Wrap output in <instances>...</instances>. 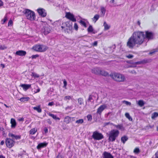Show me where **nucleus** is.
Segmentation results:
<instances>
[{
  "instance_id": "6e6d98bb",
  "label": "nucleus",
  "mask_w": 158,
  "mask_h": 158,
  "mask_svg": "<svg viewBox=\"0 0 158 158\" xmlns=\"http://www.w3.org/2000/svg\"><path fill=\"white\" fill-rule=\"evenodd\" d=\"M44 131L45 133V134L47 133L48 132V129L47 128H45L44 129Z\"/></svg>"
},
{
  "instance_id": "4d7b16f0",
  "label": "nucleus",
  "mask_w": 158,
  "mask_h": 158,
  "mask_svg": "<svg viewBox=\"0 0 158 158\" xmlns=\"http://www.w3.org/2000/svg\"><path fill=\"white\" fill-rule=\"evenodd\" d=\"M117 127L119 129H122V130L123 129V127L121 126H118Z\"/></svg>"
},
{
  "instance_id": "c03bdc74",
  "label": "nucleus",
  "mask_w": 158,
  "mask_h": 158,
  "mask_svg": "<svg viewBox=\"0 0 158 158\" xmlns=\"http://www.w3.org/2000/svg\"><path fill=\"white\" fill-rule=\"evenodd\" d=\"M139 152V149L138 148H135L134 151V152L135 153H138Z\"/></svg>"
},
{
  "instance_id": "1a4fd4ad",
  "label": "nucleus",
  "mask_w": 158,
  "mask_h": 158,
  "mask_svg": "<svg viewBox=\"0 0 158 158\" xmlns=\"http://www.w3.org/2000/svg\"><path fill=\"white\" fill-rule=\"evenodd\" d=\"M72 23L70 21L64 23V24H63V26L61 27V28L62 30L64 29H66L67 30L71 31L72 29Z\"/></svg>"
},
{
  "instance_id": "774afa93",
  "label": "nucleus",
  "mask_w": 158,
  "mask_h": 158,
  "mask_svg": "<svg viewBox=\"0 0 158 158\" xmlns=\"http://www.w3.org/2000/svg\"><path fill=\"white\" fill-rule=\"evenodd\" d=\"M57 158H61V156L58 155L57 156Z\"/></svg>"
},
{
  "instance_id": "39448f33",
  "label": "nucleus",
  "mask_w": 158,
  "mask_h": 158,
  "mask_svg": "<svg viewBox=\"0 0 158 158\" xmlns=\"http://www.w3.org/2000/svg\"><path fill=\"white\" fill-rule=\"evenodd\" d=\"M91 72L96 75H101L105 76H107L108 75V73L102 70L100 68L98 67L93 68L91 70Z\"/></svg>"
},
{
  "instance_id": "c756f323",
  "label": "nucleus",
  "mask_w": 158,
  "mask_h": 158,
  "mask_svg": "<svg viewBox=\"0 0 158 158\" xmlns=\"http://www.w3.org/2000/svg\"><path fill=\"white\" fill-rule=\"evenodd\" d=\"M128 139V138L125 136H123L121 138L122 141L124 143Z\"/></svg>"
},
{
  "instance_id": "603ef678",
  "label": "nucleus",
  "mask_w": 158,
  "mask_h": 158,
  "mask_svg": "<svg viewBox=\"0 0 158 158\" xmlns=\"http://www.w3.org/2000/svg\"><path fill=\"white\" fill-rule=\"evenodd\" d=\"M135 64H141L142 63L141 62V61H137V62H135Z\"/></svg>"
},
{
  "instance_id": "f3484780",
  "label": "nucleus",
  "mask_w": 158,
  "mask_h": 158,
  "mask_svg": "<svg viewBox=\"0 0 158 158\" xmlns=\"http://www.w3.org/2000/svg\"><path fill=\"white\" fill-rule=\"evenodd\" d=\"M103 158H114V157L110 153L105 152L103 153Z\"/></svg>"
},
{
  "instance_id": "a18cd8bd",
  "label": "nucleus",
  "mask_w": 158,
  "mask_h": 158,
  "mask_svg": "<svg viewBox=\"0 0 158 158\" xmlns=\"http://www.w3.org/2000/svg\"><path fill=\"white\" fill-rule=\"evenodd\" d=\"M74 28L76 30H77L78 28V26L77 24L75 23L74 24Z\"/></svg>"
},
{
  "instance_id": "4c0bfd02",
  "label": "nucleus",
  "mask_w": 158,
  "mask_h": 158,
  "mask_svg": "<svg viewBox=\"0 0 158 158\" xmlns=\"http://www.w3.org/2000/svg\"><path fill=\"white\" fill-rule=\"evenodd\" d=\"M71 99V96H66L64 98V100L66 101L67 100H70Z\"/></svg>"
},
{
  "instance_id": "7ed1b4c3",
  "label": "nucleus",
  "mask_w": 158,
  "mask_h": 158,
  "mask_svg": "<svg viewBox=\"0 0 158 158\" xmlns=\"http://www.w3.org/2000/svg\"><path fill=\"white\" fill-rule=\"evenodd\" d=\"M8 136L11 137L13 139L9 138H7L6 139V143L7 147L11 148L14 146L15 143L13 140L19 139V135H15L11 133H9Z\"/></svg>"
},
{
  "instance_id": "bb28decb",
  "label": "nucleus",
  "mask_w": 158,
  "mask_h": 158,
  "mask_svg": "<svg viewBox=\"0 0 158 158\" xmlns=\"http://www.w3.org/2000/svg\"><path fill=\"white\" fill-rule=\"evenodd\" d=\"M158 116V113L157 112H155L152 114V118H156Z\"/></svg>"
},
{
  "instance_id": "412c9836",
  "label": "nucleus",
  "mask_w": 158,
  "mask_h": 158,
  "mask_svg": "<svg viewBox=\"0 0 158 158\" xmlns=\"http://www.w3.org/2000/svg\"><path fill=\"white\" fill-rule=\"evenodd\" d=\"M30 98L28 97H23L20 98V102H27L29 100Z\"/></svg>"
},
{
  "instance_id": "ddd939ff",
  "label": "nucleus",
  "mask_w": 158,
  "mask_h": 158,
  "mask_svg": "<svg viewBox=\"0 0 158 158\" xmlns=\"http://www.w3.org/2000/svg\"><path fill=\"white\" fill-rule=\"evenodd\" d=\"M107 107L104 104L101 105L97 109V113L100 114Z\"/></svg>"
},
{
  "instance_id": "9b49d317",
  "label": "nucleus",
  "mask_w": 158,
  "mask_h": 158,
  "mask_svg": "<svg viewBox=\"0 0 158 158\" xmlns=\"http://www.w3.org/2000/svg\"><path fill=\"white\" fill-rule=\"evenodd\" d=\"M65 17L72 22H75L76 21V19L74 15L70 12L66 13Z\"/></svg>"
},
{
  "instance_id": "5fc2aeb1",
  "label": "nucleus",
  "mask_w": 158,
  "mask_h": 158,
  "mask_svg": "<svg viewBox=\"0 0 158 158\" xmlns=\"http://www.w3.org/2000/svg\"><path fill=\"white\" fill-rule=\"evenodd\" d=\"M97 44H98V43H97V41H94L93 43V45L94 46H96L97 45Z\"/></svg>"
},
{
  "instance_id": "5701e85b",
  "label": "nucleus",
  "mask_w": 158,
  "mask_h": 158,
  "mask_svg": "<svg viewBox=\"0 0 158 158\" xmlns=\"http://www.w3.org/2000/svg\"><path fill=\"white\" fill-rule=\"evenodd\" d=\"M103 26L104 27V30H108L110 27V26L108 25L106 23V22H105L104 23Z\"/></svg>"
},
{
  "instance_id": "864d4df0",
  "label": "nucleus",
  "mask_w": 158,
  "mask_h": 158,
  "mask_svg": "<svg viewBox=\"0 0 158 158\" xmlns=\"http://www.w3.org/2000/svg\"><path fill=\"white\" fill-rule=\"evenodd\" d=\"M87 118H92V116L91 114H88L87 115Z\"/></svg>"
},
{
  "instance_id": "473e14b6",
  "label": "nucleus",
  "mask_w": 158,
  "mask_h": 158,
  "mask_svg": "<svg viewBox=\"0 0 158 158\" xmlns=\"http://www.w3.org/2000/svg\"><path fill=\"white\" fill-rule=\"evenodd\" d=\"M83 100L82 98H79L78 99V103L80 105H82L83 103Z\"/></svg>"
},
{
  "instance_id": "8fccbe9b",
  "label": "nucleus",
  "mask_w": 158,
  "mask_h": 158,
  "mask_svg": "<svg viewBox=\"0 0 158 158\" xmlns=\"http://www.w3.org/2000/svg\"><path fill=\"white\" fill-rule=\"evenodd\" d=\"M54 105V103L52 102H50L48 104V106H52Z\"/></svg>"
},
{
  "instance_id": "72a5a7b5",
  "label": "nucleus",
  "mask_w": 158,
  "mask_h": 158,
  "mask_svg": "<svg viewBox=\"0 0 158 158\" xmlns=\"http://www.w3.org/2000/svg\"><path fill=\"white\" fill-rule=\"evenodd\" d=\"M80 23L83 26L85 27H87L86 23L84 21L81 20L80 21Z\"/></svg>"
},
{
  "instance_id": "2eb2a0df",
  "label": "nucleus",
  "mask_w": 158,
  "mask_h": 158,
  "mask_svg": "<svg viewBox=\"0 0 158 158\" xmlns=\"http://www.w3.org/2000/svg\"><path fill=\"white\" fill-rule=\"evenodd\" d=\"M20 86L23 88V89L24 91H26L31 87V85L26 84H22L20 85Z\"/></svg>"
},
{
  "instance_id": "cd10ccee",
  "label": "nucleus",
  "mask_w": 158,
  "mask_h": 158,
  "mask_svg": "<svg viewBox=\"0 0 158 158\" xmlns=\"http://www.w3.org/2000/svg\"><path fill=\"white\" fill-rule=\"evenodd\" d=\"M138 104L140 106H142L144 105V103L142 100H139L138 101Z\"/></svg>"
},
{
  "instance_id": "37998d69",
  "label": "nucleus",
  "mask_w": 158,
  "mask_h": 158,
  "mask_svg": "<svg viewBox=\"0 0 158 158\" xmlns=\"http://www.w3.org/2000/svg\"><path fill=\"white\" fill-rule=\"evenodd\" d=\"M142 64H144L148 62V60L147 59H144L141 60Z\"/></svg>"
},
{
  "instance_id": "20e7f679",
  "label": "nucleus",
  "mask_w": 158,
  "mask_h": 158,
  "mask_svg": "<svg viewBox=\"0 0 158 158\" xmlns=\"http://www.w3.org/2000/svg\"><path fill=\"white\" fill-rule=\"evenodd\" d=\"M110 76L115 81L118 82L124 81L125 78L124 75L117 73L110 74Z\"/></svg>"
},
{
  "instance_id": "c9c22d12",
  "label": "nucleus",
  "mask_w": 158,
  "mask_h": 158,
  "mask_svg": "<svg viewBox=\"0 0 158 158\" xmlns=\"http://www.w3.org/2000/svg\"><path fill=\"white\" fill-rule=\"evenodd\" d=\"M26 52L25 51L20 50V56H24L26 54Z\"/></svg>"
},
{
  "instance_id": "e2e57ef3",
  "label": "nucleus",
  "mask_w": 158,
  "mask_h": 158,
  "mask_svg": "<svg viewBox=\"0 0 158 158\" xmlns=\"http://www.w3.org/2000/svg\"><path fill=\"white\" fill-rule=\"evenodd\" d=\"M1 65L2 67V68H4L5 67V65L3 64H1Z\"/></svg>"
},
{
  "instance_id": "a19ab883",
  "label": "nucleus",
  "mask_w": 158,
  "mask_h": 158,
  "mask_svg": "<svg viewBox=\"0 0 158 158\" xmlns=\"http://www.w3.org/2000/svg\"><path fill=\"white\" fill-rule=\"evenodd\" d=\"M39 56V55L38 54L35 55H32L31 57H30L29 58H31L32 59H35Z\"/></svg>"
},
{
  "instance_id": "6ab92c4d",
  "label": "nucleus",
  "mask_w": 158,
  "mask_h": 158,
  "mask_svg": "<svg viewBox=\"0 0 158 158\" xmlns=\"http://www.w3.org/2000/svg\"><path fill=\"white\" fill-rule=\"evenodd\" d=\"M47 145V143H39L37 146V148L38 149H40L41 148L46 147Z\"/></svg>"
},
{
  "instance_id": "680f3d73",
  "label": "nucleus",
  "mask_w": 158,
  "mask_h": 158,
  "mask_svg": "<svg viewBox=\"0 0 158 158\" xmlns=\"http://www.w3.org/2000/svg\"><path fill=\"white\" fill-rule=\"evenodd\" d=\"M4 141H2L0 143V144L1 145H2L4 144Z\"/></svg>"
},
{
  "instance_id": "4be33fe9",
  "label": "nucleus",
  "mask_w": 158,
  "mask_h": 158,
  "mask_svg": "<svg viewBox=\"0 0 158 158\" xmlns=\"http://www.w3.org/2000/svg\"><path fill=\"white\" fill-rule=\"evenodd\" d=\"M33 108L34 110L37 111L39 113L41 112V109L40 108V106L34 107Z\"/></svg>"
},
{
  "instance_id": "ea45409f",
  "label": "nucleus",
  "mask_w": 158,
  "mask_h": 158,
  "mask_svg": "<svg viewBox=\"0 0 158 158\" xmlns=\"http://www.w3.org/2000/svg\"><path fill=\"white\" fill-rule=\"evenodd\" d=\"M63 83H64V85L63 86V87L65 88V89H66V86L67 85V82L64 79V80L63 81Z\"/></svg>"
},
{
  "instance_id": "dca6fc26",
  "label": "nucleus",
  "mask_w": 158,
  "mask_h": 158,
  "mask_svg": "<svg viewBox=\"0 0 158 158\" xmlns=\"http://www.w3.org/2000/svg\"><path fill=\"white\" fill-rule=\"evenodd\" d=\"M101 16L102 17H104L105 15L106 11L105 8L103 6L100 7Z\"/></svg>"
},
{
  "instance_id": "423d86ee",
  "label": "nucleus",
  "mask_w": 158,
  "mask_h": 158,
  "mask_svg": "<svg viewBox=\"0 0 158 158\" xmlns=\"http://www.w3.org/2000/svg\"><path fill=\"white\" fill-rule=\"evenodd\" d=\"M42 25L43 27L41 30V32L43 33L45 35H46L49 33L51 31V27L46 22H43Z\"/></svg>"
},
{
  "instance_id": "0e129e2a",
  "label": "nucleus",
  "mask_w": 158,
  "mask_h": 158,
  "mask_svg": "<svg viewBox=\"0 0 158 158\" xmlns=\"http://www.w3.org/2000/svg\"><path fill=\"white\" fill-rule=\"evenodd\" d=\"M137 24H138V25H139V26L140 25V22L139 21H138L137 22Z\"/></svg>"
},
{
  "instance_id": "052dcab7",
  "label": "nucleus",
  "mask_w": 158,
  "mask_h": 158,
  "mask_svg": "<svg viewBox=\"0 0 158 158\" xmlns=\"http://www.w3.org/2000/svg\"><path fill=\"white\" fill-rule=\"evenodd\" d=\"M3 5V2L1 0H0V6H2Z\"/></svg>"
},
{
  "instance_id": "7c9ffc66",
  "label": "nucleus",
  "mask_w": 158,
  "mask_h": 158,
  "mask_svg": "<svg viewBox=\"0 0 158 158\" xmlns=\"http://www.w3.org/2000/svg\"><path fill=\"white\" fill-rule=\"evenodd\" d=\"M91 95L94 98V99H95L96 98H97V100L98 99V94L96 93H93L91 94Z\"/></svg>"
},
{
  "instance_id": "6e6552de",
  "label": "nucleus",
  "mask_w": 158,
  "mask_h": 158,
  "mask_svg": "<svg viewBox=\"0 0 158 158\" xmlns=\"http://www.w3.org/2000/svg\"><path fill=\"white\" fill-rule=\"evenodd\" d=\"M119 132L117 130H113L110 132L109 135V140L110 141H114L115 139L118 136Z\"/></svg>"
},
{
  "instance_id": "393cba45",
  "label": "nucleus",
  "mask_w": 158,
  "mask_h": 158,
  "mask_svg": "<svg viewBox=\"0 0 158 158\" xmlns=\"http://www.w3.org/2000/svg\"><path fill=\"white\" fill-rule=\"evenodd\" d=\"M94 100V98L93 97L91 94V95H89V97L88 98V99L87 100V101L88 102H92V101H93V102Z\"/></svg>"
},
{
  "instance_id": "f8f14e48",
  "label": "nucleus",
  "mask_w": 158,
  "mask_h": 158,
  "mask_svg": "<svg viewBox=\"0 0 158 158\" xmlns=\"http://www.w3.org/2000/svg\"><path fill=\"white\" fill-rule=\"evenodd\" d=\"M39 15L42 17H46L47 15L46 11L43 8H39L37 10Z\"/></svg>"
},
{
  "instance_id": "09e8293b",
  "label": "nucleus",
  "mask_w": 158,
  "mask_h": 158,
  "mask_svg": "<svg viewBox=\"0 0 158 158\" xmlns=\"http://www.w3.org/2000/svg\"><path fill=\"white\" fill-rule=\"evenodd\" d=\"M125 116L127 118H132L130 116V114L128 113H126L125 114Z\"/></svg>"
},
{
  "instance_id": "338daca9",
  "label": "nucleus",
  "mask_w": 158,
  "mask_h": 158,
  "mask_svg": "<svg viewBox=\"0 0 158 158\" xmlns=\"http://www.w3.org/2000/svg\"><path fill=\"white\" fill-rule=\"evenodd\" d=\"M114 0H111L110 1V2L111 3H114Z\"/></svg>"
},
{
  "instance_id": "aec40b11",
  "label": "nucleus",
  "mask_w": 158,
  "mask_h": 158,
  "mask_svg": "<svg viewBox=\"0 0 158 158\" xmlns=\"http://www.w3.org/2000/svg\"><path fill=\"white\" fill-rule=\"evenodd\" d=\"M100 15L98 14H96L94 15V17L92 18V21L95 23L99 18Z\"/></svg>"
},
{
  "instance_id": "f257e3e1",
  "label": "nucleus",
  "mask_w": 158,
  "mask_h": 158,
  "mask_svg": "<svg viewBox=\"0 0 158 158\" xmlns=\"http://www.w3.org/2000/svg\"><path fill=\"white\" fill-rule=\"evenodd\" d=\"M154 33L149 31H146L145 32L141 31L135 32L128 39L127 46L130 49H133L135 46L138 47L143 43L145 39L148 40H152L154 38Z\"/></svg>"
},
{
  "instance_id": "b1692460",
  "label": "nucleus",
  "mask_w": 158,
  "mask_h": 158,
  "mask_svg": "<svg viewBox=\"0 0 158 158\" xmlns=\"http://www.w3.org/2000/svg\"><path fill=\"white\" fill-rule=\"evenodd\" d=\"M10 123L11 124V127H15L16 124V122L15 119H11Z\"/></svg>"
},
{
  "instance_id": "4468645a",
  "label": "nucleus",
  "mask_w": 158,
  "mask_h": 158,
  "mask_svg": "<svg viewBox=\"0 0 158 158\" xmlns=\"http://www.w3.org/2000/svg\"><path fill=\"white\" fill-rule=\"evenodd\" d=\"M63 24H64V23L60 20L57 21L54 23V25L55 26L59 27V28H61V27L63 26Z\"/></svg>"
},
{
  "instance_id": "79ce46f5",
  "label": "nucleus",
  "mask_w": 158,
  "mask_h": 158,
  "mask_svg": "<svg viewBox=\"0 0 158 158\" xmlns=\"http://www.w3.org/2000/svg\"><path fill=\"white\" fill-rule=\"evenodd\" d=\"M7 48V47L5 45H1L0 46V49L1 50H3L6 49Z\"/></svg>"
},
{
  "instance_id": "a878e982",
  "label": "nucleus",
  "mask_w": 158,
  "mask_h": 158,
  "mask_svg": "<svg viewBox=\"0 0 158 158\" xmlns=\"http://www.w3.org/2000/svg\"><path fill=\"white\" fill-rule=\"evenodd\" d=\"M8 18L6 15H5L4 19L1 21V23L2 24H4L6 21L7 20Z\"/></svg>"
},
{
  "instance_id": "a211bd4d",
  "label": "nucleus",
  "mask_w": 158,
  "mask_h": 158,
  "mask_svg": "<svg viewBox=\"0 0 158 158\" xmlns=\"http://www.w3.org/2000/svg\"><path fill=\"white\" fill-rule=\"evenodd\" d=\"M87 31L89 33H92L93 34H95L96 32L94 30L93 27L91 25H90L87 29Z\"/></svg>"
},
{
  "instance_id": "f704fd0d",
  "label": "nucleus",
  "mask_w": 158,
  "mask_h": 158,
  "mask_svg": "<svg viewBox=\"0 0 158 158\" xmlns=\"http://www.w3.org/2000/svg\"><path fill=\"white\" fill-rule=\"evenodd\" d=\"M48 115L49 116L52 117L53 118H57L56 115H54V114H52L49 113L48 114Z\"/></svg>"
},
{
  "instance_id": "13d9d810",
  "label": "nucleus",
  "mask_w": 158,
  "mask_h": 158,
  "mask_svg": "<svg viewBox=\"0 0 158 158\" xmlns=\"http://www.w3.org/2000/svg\"><path fill=\"white\" fill-rule=\"evenodd\" d=\"M16 54L20 56V50H19L16 52Z\"/></svg>"
},
{
  "instance_id": "bf43d9fd",
  "label": "nucleus",
  "mask_w": 158,
  "mask_h": 158,
  "mask_svg": "<svg viewBox=\"0 0 158 158\" xmlns=\"http://www.w3.org/2000/svg\"><path fill=\"white\" fill-rule=\"evenodd\" d=\"M156 52V51H152L151 52H150L149 53V54L150 55H152L154 53Z\"/></svg>"
},
{
  "instance_id": "e433bc0d",
  "label": "nucleus",
  "mask_w": 158,
  "mask_h": 158,
  "mask_svg": "<svg viewBox=\"0 0 158 158\" xmlns=\"http://www.w3.org/2000/svg\"><path fill=\"white\" fill-rule=\"evenodd\" d=\"M13 22L12 20L10 19L8 23V27L11 26L13 25Z\"/></svg>"
},
{
  "instance_id": "0eeeda50",
  "label": "nucleus",
  "mask_w": 158,
  "mask_h": 158,
  "mask_svg": "<svg viewBox=\"0 0 158 158\" xmlns=\"http://www.w3.org/2000/svg\"><path fill=\"white\" fill-rule=\"evenodd\" d=\"M48 49L47 46L41 44L36 45L33 47V49L37 52H44Z\"/></svg>"
},
{
  "instance_id": "49530a36",
  "label": "nucleus",
  "mask_w": 158,
  "mask_h": 158,
  "mask_svg": "<svg viewBox=\"0 0 158 158\" xmlns=\"http://www.w3.org/2000/svg\"><path fill=\"white\" fill-rule=\"evenodd\" d=\"M126 57L128 58H129V59H131V58H132L134 56L132 55H131V54H129L128 55H127L126 56Z\"/></svg>"
},
{
  "instance_id": "9d476101",
  "label": "nucleus",
  "mask_w": 158,
  "mask_h": 158,
  "mask_svg": "<svg viewBox=\"0 0 158 158\" xmlns=\"http://www.w3.org/2000/svg\"><path fill=\"white\" fill-rule=\"evenodd\" d=\"M92 137L94 139L97 140H100L103 138L102 134L97 131H94L93 133Z\"/></svg>"
},
{
  "instance_id": "3c124183",
  "label": "nucleus",
  "mask_w": 158,
  "mask_h": 158,
  "mask_svg": "<svg viewBox=\"0 0 158 158\" xmlns=\"http://www.w3.org/2000/svg\"><path fill=\"white\" fill-rule=\"evenodd\" d=\"M40 91V89L39 88H38L36 90V91H35V93H36L38 92H39Z\"/></svg>"
},
{
  "instance_id": "69168bd1",
  "label": "nucleus",
  "mask_w": 158,
  "mask_h": 158,
  "mask_svg": "<svg viewBox=\"0 0 158 158\" xmlns=\"http://www.w3.org/2000/svg\"><path fill=\"white\" fill-rule=\"evenodd\" d=\"M0 158H5V157L2 155L0 156Z\"/></svg>"
},
{
  "instance_id": "58836bf2",
  "label": "nucleus",
  "mask_w": 158,
  "mask_h": 158,
  "mask_svg": "<svg viewBox=\"0 0 158 158\" xmlns=\"http://www.w3.org/2000/svg\"><path fill=\"white\" fill-rule=\"evenodd\" d=\"M123 103H124L127 105L130 106L131 105V102L127 101L124 100L123 101Z\"/></svg>"
},
{
  "instance_id": "de8ad7c7",
  "label": "nucleus",
  "mask_w": 158,
  "mask_h": 158,
  "mask_svg": "<svg viewBox=\"0 0 158 158\" xmlns=\"http://www.w3.org/2000/svg\"><path fill=\"white\" fill-rule=\"evenodd\" d=\"M32 74L33 76L34 77H39V75L35 73H32Z\"/></svg>"
},
{
  "instance_id": "c85d7f7f",
  "label": "nucleus",
  "mask_w": 158,
  "mask_h": 158,
  "mask_svg": "<svg viewBox=\"0 0 158 158\" xmlns=\"http://www.w3.org/2000/svg\"><path fill=\"white\" fill-rule=\"evenodd\" d=\"M37 131V130L36 129H32L30 131V134L32 135L34 134Z\"/></svg>"
},
{
  "instance_id": "2f4dec72",
  "label": "nucleus",
  "mask_w": 158,
  "mask_h": 158,
  "mask_svg": "<svg viewBox=\"0 0 158 158\" xmlns=\"http://www.w3.org/2000/svg\"><path fill=\"white\" fill-rule=\"evenodd\" d=\"M76 123L77 124H79L82 123L83 121L82 119H78L75 121Z\"/></svg>"
},
{
  "instance_id": "f03ea898",
  "label": "nucleus",
  "mask_w": 158,
  "mask_h": 158,
  "mask_svg": "<svg viewBox=\"0 0 158 158\" xmlns=\"http://www.w3.org/2000/svg\"><path fill=\"white\" fill-rule=\"evenodd\" d=\"M20 12H21L22 15L24 16L27 19L30 21L35 20L36 15L33 11L27 9L22 8Z\"/></svg>"
}]
</instances>
